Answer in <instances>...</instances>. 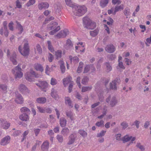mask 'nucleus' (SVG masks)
Returning a JSON list of instances; mask_svg holds the SVG:
<instances>
[{
    "mask_svg": "<svg viewBox=\"0 0 151 151\" xmlns=\"http://www.w3.org/2000/svg\"><path fill=\"white\" fill-rule=\"evenodd\" d=\"M84 27L89 29H93L96 27L95 22L91 21L88 17H85L83 19Z\"/></svg>",
    "mask_w": 151,
    "mask_h": 151,
    "instance_id": "f257e3e1",
    "label": "nucleus"
},
{
    "mask_svg": "<svg viewBox=\"0 0 151 151\" xmlns=\"http://www.w3.org/2000/svg\"><path fill=\"white\" fill-rule=\"evenodd\" d=\"M21 65V64L19 63L17 66L12 70V73L14 76L15 79L20 78L23 76V73L22 72V70L20 67Z\"/></svg>",
    "mask_w": 151,
    "mask_h": 151,
    "instance_id": "f03ea898",
    "label": "nucleus"
},
{
    "mask_svg": "<svg viewBox=\"0 0 151 151\" xmlns=\"http://www.w3.org/2000/svg\"><path fill=\"white\" fill-rule=\"evenodd\" d=\"M26 79L30 82H32L34 81V77L38 78L40 77V75L36 73L35 72L32 70H30L29 72H27L25 74Z\"/></svg>",
    "mask_w": 151,
    "mask_h": 151,
    "instance_id": "7ed1b4c3",
    "label": "nucleus"
},
{
    "mask_svg": "<svg viewBox=\"0 0 151 151\" xmlns=\"http://www.w3.org/2000/svg\"><path fill=\"white\" fill-rule=\"evenodd\" d=\"M87 11V8L85 6H78L76 9L74 14L76 16H81L84 14Z\"/></svg>",
    "mask_w": 151,
    "mask_h": 151,
    "instance_id": "20e7f679",
    "label": "nucleus"
},
{
    "mask_svg": "<svg viewBox=\"0 0 151 151\" xmlns=\"http://www.w3.org/2000/svg\"><path fill=\"white\" fill-rule=\"evenodd\" d=\"M21 46H19L18 50L21 54L24 56H27L29 54V48L27 42L25 43L24 45L23 50L21 49Z\"/></svg>",
    "mask_w": 151,
    "mask_h": 151,
    "instance_id": "39448f33",
    "label": "nucleus"
},
{
    "mask_svg": "<svg viewBox=\"0 0 151 151\" xmlns=\"http://www.w3.org/2000/svg\"><path fill=\"white\" fill-rule=\"evenodd\" d=\"M107 103H109V105L111 107H114L118 103V101L116 97L114 96L112 97L109 95L106 99Z\"/></svg>",
    "mask_w": 151,
    "mask_h": 151,
    "instance_id": "423d86ee",
    "label": "nucleus"
},
{
    "mask_svg": "<svg viewBox=\"0 0 151 151\" xmlns=\"http://www.w3.org/2000/svg\"><path fill=\"white\" fill-rule=\"evenodd\" d=\"M35 84L42 91H46L48 86V84L45 81H40L38 83H36Z\"/></svg>",
    "mask_w": 151,
    "mask_h": 151,
    "instance_id": "0eeeda50",
    "label": "nucleus"
},
{
    "mask_svg": "<svg viewBox=\"0 0 151 151\" xmlns=\"http://www.w3.org/2000/svg\"><path fill=\"white\" fill-rule=\"evenodd\" d=\"M77 137L76 134L74 132L70 134L68 137V141L67 143L68 145H70L73 144L75 141Z\"/></svg>",
    "mask_w": 151,
    "mask_h": 151,
    "instance_id": "6e6552de",
    "label": "nucleus"
},
{
    "mask_svg": "<svg viewBox=\"0 0 151 151\" xmlns=\"http://www.w3.org/2000/svg\"><path fill=\"white\" fill-rule=\"evenodd\" d=\"M19 89L22 93L27 94L29 93V90L23 84H20L19 87Z\"/></svg>",
    "mask_w": 151,
    "mask_h": 151,
    "instance_id": "1a4fd4ad",
    "label": "nucleus"
},
{
    "mask_svg": "<svg viewBox=\"0 0 151 151\" xmlns=\"http://www.w3.org/2000/svg\"><path fill=\"white\" fill-rule=\"evenodd\" d=\"M10 137L9 136H6L1 140L0 142V144L3 146L6 145L10 142Z\"/></svg>",
    "mask_w": 151,
    "mask_h": 151,
    "instance_id": "9d476101",
    "label": "nucleus"
},
{
    "mask_svg": "<svg viewBox=\"0 0 151 151\" xmlns=\"http://www.w3.org/2000/svg\"><path fill=\"white\" fill-rule=\"evenodd\" d=\"M136 139L135 137H132V136H129L128 135H126L124 136L122 139V140L123 142L124 143L127 142L131 139V143H133V141H134Z\"/></svg>",
    "mask_w": 151,
    "mask_h": 151,
    "instance_id": "9b49d317",
    "label": "nucleus"
},
{
    "mask_svg": "<svg viewBox=\"0 0 151 151\" xmlns=\"http://www.w3.org/2000/svg\"><path fill=\"white\" fill-rule=\"evenodd\" d=\"M16 98L15 101L16 103L18 104H22L24 101V99L22 95L17 93L16 94Z\"/></svg>",
    "mask_w": 151,
    "mask_h": 151,
    "instance_id": "f8f14e48",
    "label": "nucleus"
},
{
    "mask_svg": "<svg viewBox=\"0 0 151 151\" xmlns=\"http://www.w3.org/2000/svg\"><path fill=\"white\" fill-rule=\"evenodd\" d=\"M0 121L1 127L4 129H8L10 126V123L3 119H1Z\"/></svg>",
    "mask_w": 151,
    "mask_h": 151,
    "instance_id": "ddd939ff",
    "label": "nucleus"
},
{
    "mask_svg": "<svg viewBox=\"0 0 151 151\" xmlns=\"http://www.w3.org/2000/svg\"><path fill=\"white\" fill-rule=\"evenodd\" d=\"M105 50L108 52L112 53L115 50V48L114 45L112 44L107 45L105 48Z\"/></svg>",
    "mask_w": 151,
    "mask_h": 151,
    "instance_id": "4468645a",
    "label": "nucleus"
},
{
    "mask_svg": "<svg viewBox=\"0 0 151 151\" xmlns=\"http://www.w3.org/2000/svg\"><path fill=\"white\" fill-rule=\"evenodd\" d=\"M68 33L67 30L65 29L61 31L56 36L58 38H64L67 36Z\"/></svg>",
    "mask_w": 151,
    "mask_h": 151,
    "instance_id": "2eb2a0df",
    "label": "nucleus"
},
{
    "mask_svg": "<svg viewBox=\"0 0 151 151\" xmlns=\"http://www.w3.org/2000/svg\"><path fill=\"white\" fill-rule=\"evenodd\" d=\"M72 78L70 76L67 77L66 78H64L63 79V83L65 87H66L68 83L73 82L72 81Z\"/></svg>",
    "mask_w": 151,
    "mask_h": 151,
    "instance_id": "dca6fc26",
    "label": "nucleus"
},
{
    "mask_svg": "<svg viewBox=\"0 0 151 151\" xmlns=\"http://www.w3.org/2000/svg\"><path fill=\"white\" fill-rule=\"evenodd\" d=\"M9 58H10V60L12 62L13 64L16 65L17 64V63L16 60V54L15 52H13Z\"/></svg>",
    "mask_w": 151,
    "mask_h": 151,
    "instance_id": "f3484780",
    "label": "nucleus"
},
{
    "mask_svg": "<svg viewBox=\"0 0 151 151\" xmlns=\"http://www.w3.org/2000/svg\"><path fill=\"white\" fill-rule=\"evenodd\" d=\"M49 6V4L47 2H42L38 5L39 9L42 10L43 9H45L48 8Z\"/></svg>",
    "mask_w": 151,
    "mask_h": 151,
    "instance_id": "a211bd4d",
    "label": "nucleus"
},
{
    "mask_svg": "<svg viewBox=\"0 0 151 151\" xmlns=\"http://www.w3.org/2000/svg\"><path fill=\"white\" fill-rule=\"evenodd\" d=\"M105 66V69L106 72L109 73L112 70L111 65L109 62H106L104 63Z\"/></svg>",
    "mask_w": 151,
    "mask_h": 151,
    "instance_id": "6ab92c4d",
    "label": "nucleus"
},
{
    "mask_svg": "<svg viewBox=\"0 0 151 151\" xmlns=\"http://www.w3.org/2000/svg\"><path fill=\"white\" fill-rule=\"evenodd\" d=\"M124 6L122 4L119 6H116L114 8V11L113 13V15H115L116 13L119 11H121L124 9Z\"/></svg>",
    "mask_w": 151,
    "mask_h": 151,
    "instance_id": "aec40b11",
    "label": "nucleus"
},
{
    "mask_svg": "<svg viewBox=\"0 0 151 151\" xmlns=\"http://www.w3.org/2000/svg\"><path fill=\"white\" fill-rule=\"evenodd\" d=\"M19 118L23 121H27L29 120V117L26 113H23L19 116Z\"/></svg>",
    "mask_w": 151,
    "mask_h": 151,
    "instance_id": "412c9836",
    "label": "nucleus"
},
{
    "mask_svg": "<svg viewBox=\"0 0 151 151\" xmlns=\"http://www.w3.org/2000/svg\"><path fill=\"white\" fill-rule=\"evenodd\" d=\"M69 58L71 63L73 62L75 64L78 63L79 62V59L77 56L73 57L72 56H69Z\"/></svg>",
    "mask_w": 151,
    "mask_h": 151,
    "instance_id": "4be33fe9",
    "label": "nucleus"
},
{
    "mask_svg": "<svg viewBox=\"0 0 151 151\" xmlns=\"http://www.w3.org/2000/svg\"><path fill=\"white\" fill-rule=\"evenodd\" d=\"M65 103L68 104L70 107L72 108L73 106L72 104V101L70 97H65Z\"/></svg>",
    "mask_w": 151,
    "mask_h": 151,
    "instance_id": "5701e85b",
    "label": "nucleus"
},
{
    "mask_svg": "<svg viewBox=\"0 0 151 151\" xmlns=\"http://www.w3.org/2000/svg\"><path fill=\"white\" fill-rule=\"evenodd\" d=\"M109 0H101L99 3L100 6L102 8L106 7L109 3Z\"/></svg>",
    "mask_w": 151,
    "mask_h": 151,
    "instance_id": "b1692460",
    "label": "nucleus"
},
{
    "mask_svg": "<svg viewBox=\"0 0 151 151\" xmlns=\"http://www.w3.org/2000/svg\"><path fill=\"white\" fill-rule=\"evenodd\" d=\"M34 67L37 70L40 71L41 72L43 71V67L41 64L36 63L34 65Z\"/></svg>",
    "mask_w": 151,
    "mask_h": 151,
    "instance_id": "393cba45",
    "label": "nucleus"
},
{
    "mask_svg": "<svg viewBox=\"0 0 151 151\" xmlns=\"http://www.w3.org/2000/svg\"><path fill=\"white\" fill-rule=\"evenodd\" d=\"M46 99L45 97H39L36 99L37 102L39 104H43L45 103L46 101Z\"/></svg>",
    "mask_w": 151,
    "mask_h": 151,
    "instance_id": "a878e982",
    "label": "nucleus"
},
{
    "mask_svg": "<svg viewBox=\"0 0 151 151\" xmlns=\"http://www.w3.org/2000/svg\"><path fill=\"white\" fill-rule=\"evenodd\" d=\"M60 66V68L62 73H64L65 72V67L64 65V63L63 60H60L58 62Z\"/></svg>",
    "mask_w": 151,
    "mask_h": 151,
    "instance_id": "bb28decb",
    "label": "nucleus"
},
{
    "mask_svg": "<svg viewBox=\"0 0 151 151\" xmlns=\"http://www.w3.org/2000/svg\"><path fill=\"white\" fill-rule=\"evenodd\" d=\"M65 113L67 116L69 117L71 120L73 121L74 120L73 114L71 111H67Z\"/></svg>",
    "mask_w": 151,
    "mask_h": 151,
    "instance_id": "cd10ccee",
    "label": "nucleus"
},
{
    "mask_svg": "<svg viewBox=\"0 0 151 151\" xmlns=\"http://www.w3.org/2000/svg\"><path fill=\"white\" fill-rule=\"evenodd\" d=\"M49 148V143L47 142H44L41 146V149L43 151H45Z\"/></svg>",
    "mask_w": 151,
    "mask_h": 151,
    "instance_id": "c85d7f7f",
    "label": "nucleus"
},
{
    "mask_svg": "<svg viewBox=\"0 0 151 151\" xmlns=\"http://www.w3.org/2000/svg\"><path fill=\"white\" fill-rule=\"evenodd\" d=\"M69 132V129L67 127H65L61 131V134L64 136H67Z\"/></svg>",
    "mask_w": 151,
    "mask_h": 151,
    "instance_id": "c756f323",
    "label": "nucleus"
},
{
    "mask_svg": "<svg viewBox=\"0 0 151 151\" xmlns=\"http://www.w3.org/2000/svg\"><path fill=\"white\" fill-rule=\"evenodd\" d=\"M60 125L62 127H64L65 126L67 121L65 118L63 117L60 118Z\"/></svg>",
    "mask_w": 151,
    "mask_h": 151,
    "instance_id": "7c9ffc66",
    "label": "nucleus"
},
{
    "mask_svg": "<svg viewBox=\"0 0 151 151\" xmlns=\"http://www.w3.org/2000/svg\"><path fill=\"white\" fill-rule=\"evenodd\" d=\"M116 83L115 82L112 81L110 83V88L114 90H116L117 89Z\"/></svg>",
    "mask_w": 151,
    "mask_h": 151,
    "instance_id": "2f4dec72",
    "label": "nucleus"
},
{
    "mask_svg": "<svg viewBox=\"0 0 151 151\" xmlns=\"http://www.w3.org/2000/svg\"><path fill=\"white\" fill-rule=\"evenodd\" d=\"M51 95L52 98L55 99H57L58 95L56 90L53 88L52 89L51 93Z\"/></svg>",
    "mask_w": 151,
    "mask_h": 151,
    "instance_id": "473e14b6",
    "label": "nucleus"
},
{
    "mask_svg": "<svg viewBox=\"0 0 151 151\" xmlns=\"http://www.w3.org/2000/svg\"><path fill=\"white\" fill-rule=\"evenodd\" d=\"M92 88V86H83L82 88L81 91L82 92H85L86 91H90Z\"/></svg>",
    "mask_w": 151,
    "mask_h": 151,
    "instance_id": "72a5a7b5",
    "label": "nucleus"
},
{
    "mask_svg": "<svg viewBox=\"0 0 151 151\" xmlns=\"http://www.w3.org/2000/svg\"><path fill=\"white\" fill-rule=\"evenodd\" d=\"M20 111L22 113H24L30 114V110L28 108L26 107H23L22 108L20 109Z\"/></svg>",
    "mask_w": 151,
    "mask_h": 151,
    "instance_id": "f704fd0d",
    "label": "nucleus"
},
{
    "mask_svg": "<svg viewBox=\"0 0 151 151\" xmlns=\"http://www.w3.org/2000/svg\"><path fill=\"white\" fill-rule=\"evenodd\" d=\"M0 88L2 89L3 92L4 93L7 92V86L6 84H0Z\"/></svg>",
    "mask_w": 151,
    "mask_h": 151,
    "instance_id": "c9c22d12",
    "label": "nucleus"
},
{
    "mask_svg": "<svg viewBox=\"0 0 151 151\" xmlns=\"http://www.w3.org/2000/svg\"><path fill=\"white\" fill-rule=\"evenodd\" d=\"M78 133L83 138L86 137L87 135V133L83 129H79Z\"/></svg>",
    "mask_w": 151,
    "mask_h": 151,
    "instance_id": "e433bc0d",
    "label": "nucleus"
},
{
    "mask_svg": "<svg viewBox=\"0 0 151 151\" xmlns=\"http://www.w3.org/2000/svg\"><path fill=\"white\" fill-rule=\"evenodd\" d=\"M66 44V47H66V48L67 49L73 47V44L70 39H68L67 40Z\"/></svg>",
    "mask_w": 151,
    "mask_h": 151,
    "instance_id": "4c0bfd02",
    "label": "nucleus"
},
{
    "mask_svg": "<svg viewBox=\"0 0 151 151\" xmlns=\"http://www.w3.org/2000/svg\"><path fill=\"white\" fill-rule=\"evenodd\" d=\"M99 32V30L97 29H96L93 31H90V33L91 36L93 37H95L98 35Z\"/></svg>",
    "mask_w": 151,
    "mask_h": 151,
    "instance_id": "58836bf2",
    "label": "nucleus"
},
{
    "mask_svg": "<svg viewBox=\"0 0 151 151\" xmlns=\"http://www.w3.org/2000/svg\"><path fill=\"white\" fill-rule=\"evenodd\" d=\"M62 52L61 50H58L55 52V55L57 59L60 58L62 56Z\"/></svg>",
    "mask_w": 151,
    "mask_h": 151,
    "instance_id": "ea45409f",
    "label": "nucleus"
},
{
    "mask_svg": "<svg viewBox=\"0 0 151 151\" xmlns=\"http://www.w3.org/2000/svg\"><path fill=\"white\" fill-rule=\"evenodd\" d=\"M41 142L38 140H37L35 144L32 147L31 151H35L37 146H39Z\"/></svg>",
    "mask_w": 151,
    "mask_h": 151,
    "instance_id": "a19ab883",
    "label": "nucleus"
},
{
    "mask_svg": "<svg viewBox=\"0 0 151 151\" xmlns=\"http://www.w3.org/2000/svg\"><path fill=\"white\" fill-rule=\"evenodd\" d=\"M16 23L18 26L19 30L20 31L19 32V34H21L23 31V28L21 25L17 21H16Z\"/></svg>",
    "mask_w": 151,
    "mask_h": 151,
    "instance_id": "79ce46f5",
    "label": "nucleus"
},
{
    "mask_svg": "<svg viewBox=\"0 0 151 151\" xmlns=\"http://www.w3.org/2000/svg\"><path fill=\"white\" fill-rule=\"evenodd\" d=\"M136 146L137 148L140 150L141 151H144L145 150L144 146L142 145L140 143H137Z\"/></svg>",
    "mask_w": 151,
    "mask_h": 151,
    "instance_id": "37998d69",
    "label": "nucleus"
},
{
    "mask_svg": "<svg viewBox=\"0 0 151 151\" xmlns=\"http://www.w3.org/2000/svg\"><path fill=\"white\" fill-rule=\"evenodd\" d=\"M45 107L37 106V108L38 109V111L41 113H45Z\"/></svg>",
    "mask_w": 151,
    "mask_h": 151,
    "instance_id": "c03bdc74",
    "label": "nucleus"
},
{
    "mask_svg": "<svg viewBox=\"0 0 151 151\" xmlns=\"http://www.w3.org/2000/svg\"><path fill=\"white\" fill-rule=\"evenodd\" d=\"M120 125L122 126V129L124 130L128 127V123L125 121H124L121 123Z\"/></svg>",
    "mask_w": 151,
    "mask_h": 151,
    "instance_id": "a18cd8bd",
    "label": "nucleus"
},
{
    "mask_svg": "<svg viewBox=\"0 0 151 151\" xmlns=\"http://www.w3.org/2000/svg\"><path fill=\"white\" fill-rule=\"evenodd\" d=\"M60 29V28L59 26H58L57 28L49 32V34L51 35H54L55 33L57 32Z\"/></svg>",
    "mask_w": 151,
    "mask_h": 151,
    "instance_id": "49530a36",
    "label": "nucleus"
},
{
    "mask_svg": "<svg viewBox=\"0 0 151 151\" xmlns=\"http://www.w3.org/2000/svg\"><path fill=\"white\" fill-rule=\"evenodd\" d=\"M47 43L48 45V49L50 50L51 52H52L54 51V49L52 46L51 45V43L50 41H47Z\"/></svg>",
    "mask_w": 151,
    "mask_h": 151,
    "instance_id": "de8ad7c7",
    "label": "nucleus"
},
{
    "mask_svg": "<svg viewBox=\"0 0 151 151\" xmlns=\"http://www.w3.org/2000/svg\"><path fill=\"white\" fill-rule=\"evenodd\" d=\"M124 14L125 16H128L130 15V9L128 7H126L123 11Z\"/></svg>",
    "mask_w": 151,
    "mask_h": 151,
    "instance_id": "09e8293b",
    "label": "nucleus"
},
{
    "mask_svg": "<svg viewBox=\"0 0 151 151\" xmlns=\"http://www.w3.org/2000/svg\"><path fill=\"white\" fill-rule=\"evenodd\" d=\"M58 24L56 22H54L52 23H51L49 25H50V30H52L54 29L55 27L57 26Z\"/></svg>",
    "mask_w": 151,
    "mask_h": 151,
    "instance_id": "8fccbe9b",
    "label": "nucleus"
},
{
    "mask_svg": "<svg viewBox=\"0 0 151 151\" xmlns=\"http://www.w3.org/2000/svg\"><path fill=\"white\" fill-rule=\"evenodd\" d=\"M88 80L89 78L88 77H84L82 80L81 83L84 85H86V83L88 82Z\"/></svg>",
    "mask_w": 151,
    "mask_h": 151,
    "instance_id": "3c124183",
    "label": "nucleus"
},
{
    "mask_svg": "<svg viewBox=\"0 0 151 151\" xmlns=\"http://www.w3.org/2000/svg\"><path fill=\"white\" fill-rule=\"evenodd\" d=\"M107 57L109 59V60H112L115 59V58H116V55L114 54H111L108 55H107Z\"/></svg>",
    "mask_w": 151,
    "mask_h": 151,
    "instance_id": "603ef678",
    "label": "nucleus"
},
{
    "mask_svg": "<svg viewBox=\"0 0 151 151\" xmlns=\"http://www.w3.org/2000/svg\"><path fill=\"white\" fill-rule=\"evenodd\" d=\"M106 132V131L102 130L100 133L97 134V137H99L103 136L105 135Z\"/></svg>",
    "mask_w": 151,
    "mask_h": 151,
    "instance_id": "864d4df0",
    "label": "nucleus"
},
{
    "mask_svg": "<svg viewBox=\"0 0 151 151\" xmlns=\"http://www.w3.org/2000/svg\"><path fill=\"white\" fill-rule=\"evenodd\" d=\"M35 2V0H29V1L27 3L26 6L27 7L34 4Z\"/></svg>",
    "mask_w": 151,
    "mask_h": 151,
    "instance_id": "5fc2aeb1",
    "label": "nucleus"
},
{
    "mask_svg": "<svg viewBox=\"0 0 151 151\" xmlns=\"http://www.w3.org/2000/svg\"><path fill=\"white\" fill-rule=\"evenodd\" d=\"M57 83V80L55 78H52L50 81V84L52 86L56 85Z\"/></svg>",
    "mask_w": 151,
    "mask_h": 151,
    "instance_id": "6e6d98bb",
    "label": "nucleus"
},
{
    "mask_svg": "<svg viewBox=\"0 0 151 151\" xmlns=\"http://www.w3.org/2000/svg\"><path fill=\"white\" fill-rule=\"evenodd\" d=\"M104 122L103 120H101L100 122H97L95 124L98 127H102L104 126Z\"/></svg>",
    "mask_w": 151,
    "mask_h": 151,
    "instance_id": "4d7b16f0",
    "label": "nucleus"
},
{
    "mask_svg": "<svg viewBox=\"0 0 151 151\" xmlns=\"http://www.w3.org/2000/svg\"><path fill=\"white\" fill-rule=\"evenodd\" d=\"M90 65H86L84 68L83 73H87L90 70Z\"/></svg>",
    "mask_w": 151,
    "mask_h": 151,
    "instance_id": "13d9d810",
    "label": "nucleus"
},
{
    "mask_svg": "<svg viewBox=\"0 0 151 151\" xmlns=\"http://www.w3.org/2000/svg\"><path fill=\"white\" fill-rule=\"evenodd\" d=\"M36 48L39 53L41 54L42 52V50L41 47L39 44H37L36 45Z\"/></svg>",
    "mask_w": 151,
    "mask_h": 151,
    "instance_id": "bf43d9fd",
    "label": "nucleus"
},
{
    "mask_svg": "<svg viewBox=\"0 0 151 151\" xmlns=\"http://www.w3.org/2000/svg\"><path fill=\"white\" fill-rule=\"evenodd\" d=\"M48 58L49 61L50 62H51L54 59V57L53 55L50 53H48Z\"/></svg>",
    "mask_w": 151,
    "mask_h": 151,
    "instance_id": "052dcab7",
    "label": "nucleus"
},
{
    "mask_svg": "<svg viewBox=\"0 0 151 151\" xmlns=\"http://www.w3.org/2000/svg\"><path fill=\"white\" fill-rule=\"evenodd\" d=\"M122 2V1L120 0H112V3L113 4L115 5L117 4L119 5Z\"/></svg>",
    "mask_w": 151,
    "mask_h": 151,
    "instance_id": "680f3d73",
    "label": "nucleus"
},
{
    "mask_svg": "<svg viewBox=\"0 0 151 151\" xmlns=\"http://www.w3.org/2000/svg\"><path fill=\"white\" fill-rule=\"evenodd\" d=\"M57 139L60 142H62L63 141V138L62 136L58 135L57 136Z\"/></svg>",
    "mask_w": 151,
    "mask_h": 151,
    "instance_id": "e2e57ef3",
    "label": "nucleus"
},
{
    "mask_svg": "<svg viewBox=\"0 0 151 151\" xmlns=\"http://www.w3.org/2000/svg\"><path fill=\"white\" fill-rule=\"evenodd\" d=\"M50 69L49 68V67L48 65H46V68L45 69V73L47 75H49L50 73Z\"/></svg>",
    "mask_w": 151,
    "mask_h": 151,
    "instance_id": "0e129e2a",
    "label": "nucleus"
},
{
    "mask_svg": "<svg viewBox=\"0 0 151 151\" xmlns=\"http://www.w3.org/2000/svg\"><path fill=\"white\" fill-rule=\"evenodd\" d=\"M40 131V129L38 128H35L34 129V131L36 136H37L39 134Z\"/></svg>",
    "mask_w": 151,
    "mask_h": 151,
    "instance_id": "69168bd1",
    "label": "nucleus"
},
{
    "mask_svg": "<svg viewBox=\"0 0 151 151\" xmlns=\"http://www.w3.org/2000/svg\"><path fill=\"white\" fill-rule=\"evenodd\" d=\"M140 123V122L139 121L136 120L134 122V123L132 125V126L134 124L136 126L137 128L138 129L139 127V124Z\"/></svg>",
    "mask_w": 151,
    "mask_h": 151,
    "instance_id": "338daca9",
    "label": "nucleus"
},
{
    "mask_svg": "<svg viewBox=\"0 0 151 151\" xmlns=\"http://www.w3.org/2000/svg\"><path fill=\"white\" fill-rule=\"evenodd\" d=\"M54 19V17L52 16H50V18H46L45 19V22H43V24H46L47 23H48V21H50L52 20L53 19Z\"/></svg>",
    "mask_w": 151,
    "mask_h": 151,
    "instance_id": "774afa93",
    "label": "nucleus"
}]
</instances>
